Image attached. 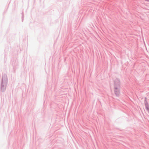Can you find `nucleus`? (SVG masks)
Masks as SVG:
<instances>
[{
    "instance_id": "f257e3e1",
    "label": "nucleus",
    "mask_w": 149,
    "mask_h": 149,
    "mask_svg": "<svg viewBox=\"0 0 149 149\" xmlns=\"http://www.w3.org/2000/svg\"><path fill=\"white\" fill-rule=\"evenodd\" d=\"M120 87V81H116L114 83V92L116 96H118L120 94L119 88Z\"/></svg>"
},
{
    "instance_id": "f03ea898",
    "label": "nucleus",
    "mask_w": 149,
    "mask_h": 149,
    "mask_svg": "<svg viewBox=\"0 0 149 149\" xmlns=\"http://www.w3.org/2000/svg\"><path fill=\"white\" fill-rule=\"evenodd\" d=\"M145 1H149V0H145Z\"/></svg>"
}]
</instances>
